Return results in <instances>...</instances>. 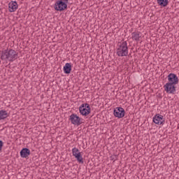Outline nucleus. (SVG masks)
<instances>
[{
    "label": "nucleus",
    "instance_id": "nucleus-5",
    "mask_svg": "<svg viewBox=\"0 0 179 179\" xmlns=\"http://www.w3.org/2000/svg\"><path fill=\"white\" fill-rule=\"evenodd\" d=\"M164 89L168 94H176L177 87L175 84L166 83V85H164Z\"/></svg>",
    "mask_w": 179,
    "mask_h": 179
},
{
    "label": "nucleus",
    "instance_id": "nucleus-3",
    "mask_svg": "<svg viewBox=\"0 0 179 179\" xmlns=\"http://www.w3.org/2000/svg\"><path fill=\"white\" fill-rule=\"evenodd\" d=\"M68 1L69 0H57L54 5L55 9L59 12L66 10V9H68Z\"/></svg>",
    "mask_w": 179,
    "mask_h": 179
},
{
    "label": "nucleus",
    "instance_id": "nucleus-6",
    "mask_svg": "<svg viewBox=\"0 0 179 179\" xmlns=\"http://www.w3.org/2000/svg\"><path fill=\"white\" fill-rule=\"evenodd\" d=\"M69 120L73 125H77L78 127H79V125L83 124V122H82V119L75 113H73L70 115Z\"/></svg>",
    "mask_w": 179,
    "mask_h": 179
},
{
    "label": "nucleus",
    "instance_id": "nucleus-7",
    "mask_svg": "<svg viewBox=\"0 0 179 179\" xmlns=\"http://www.w3.org/2000/svg\"><path fill=\"white\" fill-rule=\"evenodd\" d=\"M113 115L116 118H124L125 117V110L122 107H117L113 110Z\"/></svg>",
    "mask_w": 179,
    "mask_h": 179
},
{
    "label": "nucleus",
    "instance_id": "nucleus-10",
    "mask_svg": "<svg viewBox=\"0 0 179 179\" xmlns=\"http://www.w3.org/2000/svg\"><path fill=\"white\" fill-rule=\"evenodd\" d=\"M168 83H171L172 85H178V77L176 74L171 73L167 76Z\"/></svg>",
    "mask_w": 179,
    "mask_h": 179
},
{
    "label": "nucleus",
    "instance_id": "nucleus-2",
    "mask_svg": "<svg viewBox=\"0 0 179 179\" xmlns=\"http://www.w3.org/2000/svg\"><path fill=\"white\" fill-rule=\"evenodd\" d=\"M116 54L118 57H127L128 56V44L127 41H123L120 47L116 50Z\"/></svg>",
    "mask_w": 179,
    "mask_h": 179
},
{
    "label": "nucleus",
    "instance_id": "nucleus-11",
    "mask_svg": "<svg viewBox=\"0 0 179 179\" xmlns=\"http://www.w3.org/2000/svg\"><path fill=\"white\" fill-rule=\"evenodd\" d=\"M17 2L16 1H11L9 3H8V9H9V12L12 13V12H16V10L17 9Z\"/></svg>",
    "mask_w": 179,
    "mask_h": 179
},
{
    "label": "nucleus",
    "instance_id": "nucleus-12",
    "mask_svg": "<svg viewBox=\"0 0 179 179\" xmlns=\"http://www.w3.org/2000/svg\"><path fill=\"white\" fill-rule=\"evenodd\" d=\"M21 157L26 159L30 156V150L27 148H22L20 152Z\"/></svg>",
    "mask_w": 179,
    "mask_h": 179
},
{
    "label": "nucleus",
    "instance_id": "nucleus-17",
    "mask_svg": "<svg viewBox=\"0 0 179 179\" xmlns=\"http://www.w3.org/2000/svg\"><path fill=\"white\" fill-rule=\"evenodd\" d=\"M3 147V141L2 140H0V152L2 150V148Z\"/></svg>",
    "mask_w": 179,
    "mask_h": 179
},
{
    "label": "nucleus",
    "instance_id": "nucleus-13",
    "mask_svg": "<svg viewBox=\"0 0 179 179\" xmlns=\"http://www.w3.org/2000/svg\"><path fill=\"white\" fill-rule=\"evenodd\" d=\"M63 71L64 73H66V75H69V73H71V71H72V64H71V63H66L63 68Z\"/></svg>",
    "mask_w": 179,
    "mask_h": 179
},
{
    "label": "nucleus",
    "instance_id": "nucleus-9",
    "mask_svg": "<svg viewBox=\"0 0 179 179\" xmlns=\"http://www.w3.org/2000/svg\"><path fill=\"white\" fill-rule=\"evenodd\" d=\"M152 121L157 125H164L165 122L163 115L160 114H156L152 118Z\"/></svg>",
    "mask_w": 179,
    "mask_h": 179
},
{
    "label": "nucleus",
    "instance_id": "nucleus-4",
    "mask_svg": "<svg viewBox=\"0 0 179 179\" xmlns=\"http://www.w3.org/2000/svg\"><path fill=\"white\" fill-rule=\"evenodd\" d=\"M79 111L81 115H84L85 117H87V115H89V114H90V111H91L90 105L89 103H83L79 107Z\"/></svg>",
    "mask_w": 179,
    "mask_h": 179
},
{
    "label": "nucleus",
    "instance_id": "nucleus-19",
    "mask_svg": "<svg viewBox=\"0 0 179 179\" xmlns=\"http://www.w3.org/2000/svg\"><path fill=\"white\" fill-rule=\"evenodd\" d=\"M0 64H1V61H0Z\"/></svg>",
    "mask_w": 179,
    "mask_h": 179
},
{
    "label": "nucleus",
    "instance_id": "nucleus-14",
    "mask_svg": "<svg viewBox=\"0 0 179 179\" xmlns=\"http://www.w3.org/2000/svg\"><path fill=\"white\" fill-rule=\"evenodd\" d=\"M141 37V36L140 32H133L131 34V38L135 40V41H140Z\"/></svg>",
    "mask_w": 179,
    "mask_h": 179
},
{
    "label": "nucleus",
    "instance_id": "nucleus-1",
    "mask_svg": "<svg viewBox=\"0 0 179 179\" xmlns=\"http://www.w3.org/2000/svg\"><path fill=\"white\" fill-rule=\"evenodd\" d=\"M18 54L19 53L13 49H6L1 52V59L3 61L7 60L10 62H13V61L17 59Z\"/></svg>",
    "mask_w": 179,
    "mask_h": 179
},
{
    "label": "nucleus",
    "instance_id": "nucleus-8",
    "mask_svg": "<svg viewBox=\"0 0 179 179\" xmlns=\"http://www.w3.org/2000/svg\"><path fill=\"white\" fill-rule=\"evenodd\" d=\"M72 153L77 162L81 164H83V157H82V154L80 153V151H79V149L73 148L72 149Z\"/></svg>",
    "mask_w": 179,
    "mask_h": 179
},
{
    "label": "nucleus",
    "instance_id": "nucleus-15",
    "mask_svg": "<svg viewBox=\"0 0 179 179\" xmlns=\"http://www.w3.org/2000/svg\"><path fill=\"white\" fill-rule=\"evenodd\" d=\"M157 2L159 6H163V8H166L169 5V0H157Z\"/></svg>",
    "mask_w": 179,
    "mask_h": 179
},
{
    "label": "nucleus",
    "instance_id": "nucleus-16",
    "mask_svg": "<svg viewBox=\"0 0 179 179\" xmlns=\"http://www.w3.org/2000/svg\"><path fill=\"white\" fill-rule=\"evenodd\" d=\"M8 118V112L6 110H0V121L1 120H5Z\"/></svg>",
    "mask_w": 179,
    "mask_h": 179
},
{
    "label": "nucleus",
    "instance_id": "nucleus-18",
    "mask_svg": "<svg viewBox=\"0 0 179 179\" xmlns=\"http://www.w3.org/2000/svg\"><path fill=\"white\" fill-rule=\"evenodd\" d=\"M114 159H115L114 157H113V158H112V160H114Z\"/></svg>",
    "mask_w": 179,
    "mask_h": 179
}]
</instances>
